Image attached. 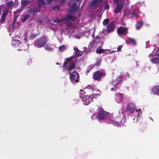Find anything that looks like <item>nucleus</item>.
I'll return each mask as SVG.
<instances>
[{"label":"nucleus","mask_w":159,"mask_h":159,"mask_svg":"<svg viewBox=\"0 0 159 159\" xmlns=\"http://www.w3.org/2000/svg\"><path fill=\"white\" fill-rule=\"evenodd\" d=\"M47 42V37L45 36H43L34 43V45L38 48H42L44 46Z\"/></svg>","instance_id":"obj_1"},{"label":"nucleus","mask_w":159,"mask_h":159,"mask_svg":"<svg viewBox=\"0 0 159 159\" xmlns=\"http://www.w3.org/2000/svg\"><path fill=\"white\" fill-rule=\"evenodd\" d=\"M68 6L70 8L69 9V11L71 12L74 13L77 10L78 7L77 6V5L74 0L69 1L68 2Z\"/></svg>","instance_id":"obj_2"},{"label":"nucleus","mask_w":159,"mask_h":159,"mask_svg":"<svg viewBox=\"0 0 159 159\" xmlns=\"http://www.w3.org/2000/svg\"><path fill=\"white\" fill-rule=\"evenodd\" d=\"M40 11V9L39 5H37L35 7L33 8H31L28 11V13L29 15L34 16L35 14Z\"/></svg>","instance_id":"obj_3"},{"label":"nucleus","mask_w":159,"mask_h":159,"mask_svg":"<svg viewBox=\"0 0 159 159\" xmlns=\"http://www.w3.org/2000/svg\"><path fill=\"white\" fill-rule=\"evenodd\" d=\"M105 75V73L102 71H96L93 73V79L95 80L100 81L101 78Z\"/></svg>","instance_id":"obj_4"},{"label":"nucleus","mask_w":159,"mask_h":159,"mask_svg":"<svg viewBox=\"0 0 159 159\" xmlns=\"http://www.w3.org/2000/svg\"><path fill=\"white\" fill-rule=\"evenodd\" d=\"M128 28L125 27L120 26L117 30L118 34L120 35H125L128 33Z\"/></svg>","instance_id":"obj_5"},{"label":"nucleus","mask_w":159,"mask_h":159,"mask_svg":"<svg viewBox=\"0 0 159 159\" xmlns=\"http://www.w3.org/2000/svg\"><path fill=\"white\" fill-rule=\"evenodd\" d=\"M80 98H81L83 104L84 105H88L92 102L91 99L88 95H80Z\"/></svg>","instance_id":"obj_6"},{"label":"nucleus","mask_w":159,"mask_h":159,"mask_svg":"<svg viewBox=\"0 0 159 159\" xmlns=\"http://www.w3.org/2000/svg\"><path fill=\"white\" fill-rule=\"evenodd\" d=\"M115 28V24L114 21L110 22L107 25L106 28V31L108 33L113 31Z\"/></svg>","instance_id":"obj_7"},{"label":"nucleus","mask_w":159,"mask_h":159,"mask_svg":"<svg viewBox=\"0 0 159 159\" xmlns=\"http://www.w3.org/2000/svg\"><path fill=\"white\" fill-rule=\"evenodd\" d=\"M69 74H70V79L71 80H75L76 82H79V80H78L79 75L77 72L73 71L71 73L70 72H69Z\"/></svg>","instance_id":"obj_8"},{"label":"nucleus","mask_w":159,"mask_h":159,"mask_svg":"<svg viewBox=\"0 0 159 159\" xmlns=\"http://www.w3.org/2000/svg\"><path fill=\"white\" fill-rule=\"evenodd\" d=\"M136 107L134 104L129 103L126 107V110L132 114L134 111Z\"/></svg>","instance_id":"obj_9"},{"label":"nucleus","mask_w":159,"mask_h":159,"mask_svg":"<svg viewBox=\"0 0 159 159\" xmlns=\"http://www.w3.org/2000/svg\"><path fill=\"white\" fill-rule=\"evenodd\" d=\"M98 117L100 119H104L106 116L107 113L106 112L104 111L103 109L101 108L98 110Z\"/></svg>","instance_id":"obj_10"},{"label":"nucleus","mask_w":159,"mask_h":159,"mask_svg":"<svg viewBox=\"0 0 159 159\" xmlns=\"http://www.w3.org/2000/svg\"><path fill=\"white\" fill-rule=\"evenodd\" d=\"M122 81V76H119V77L117 76L116 78L113 79L112 83L113 85H114L115 86L117 84H121Z\"/></svg>","instance_id":"obj_11"},{"label":"nucleus","mask_w":159,"mask_h":159,"mask_svg":"<svg viewBox=\"0 0 159 159\" xmlns=\"http://www.w3.org/2000/svg\"><path fill=\"white\" fill-rule=\"evenodd\" d=\"M8 10L7 9H6L3 11L2 16L0 19V23H3L5 22V18L8 14Z\"/></svg>","instance_id":"obj_12"},{"label":"nucleus","mask_w":159,"mask_h":159,"mask_svg":"<svg viewBox=\"0 0 159 159\" xmlns=\"http://www.w3.org/2000/svg\"><path fill=\"white\" fill-rule=\"evenodd\" d=\"M52 2V0H38V5H39L41 8V5L44 6L46 4V2H47V4L49 5L50 3Z\"/></svg>","instance_id":"obj_13"},{"label":"nucleus","mask_w":159,"mask_h":159,"mask_svg":"<svg viewBox=\"0 0 159 159\" xmlns=\"http://www.w3.org/2000/svg\"><path fill=\"white\" fill-rule=\"evenodd\" d=\"M123 94L119 93H117L115 96L116 101L118 103L120 102L122 99Z\"/></svg>","instance_id":"obj_14"},{"label":"nucleus","mask_w":159,"mask_h":159,"mask_svg":"<svg viewBox=\"0 0 159 159\" xmlns=\"http://www.w3.org/2000/svg\"><path fill=\"white\" fill-rule=\"evenodd\" d=\"M20 47V49H18V50L25 51L28 48V45L25 43H21Z\"/></svg>","instance_id":"obj_15"},{"label":"nucleus","mask_w":159,"mask_h":159,"mask_svg":"<svg viewBox=\"0 0 159 159\" xmlns=\"http://www.w3.org/2000/svg\"><path fill=\"white\" fill-rule=\"evenodd\" d=\"M123 3L122 4H117V5L115 9V12L117 13L120 11L123 7Z\"/></svg>","instance_id":"obj_16"},{"label":"nucleus","mask_w":159,"mask_h":159,"mask_svg":"<svg viewBox=\"0 0 159 159\" xmlns=\"http://www.w3.org/2000/svg\"><path fill=\"white\" fill-rule=\"evenodd\" d=\"M76 18V17H74L70 15H67L65 16V17L64 19V20L74 21H75Z\"/></svg>","instance_id":"obj_17"},{"label":"nucleus","mask_w":159,"mask_h":159,"mask_svg":"<svg viewBox=\"0 0 159 159\" xmlns=\"http://www.w3.org/2000/svg\"><path fill=\"white\" fill-rule=\"evenodd\" d=\"M152 90L154 94L159 95V85L154 86L152 88Z\"/></svg>","instance_id":"obj_18"},{"label":"nucleus","mask_w":159,"mask_h":159,"mask_svg":"<svg viewBox=\"0 0 159 159\" xmlns=\"http://www.w3.org/2000/svg\"><path fill=\"white\" fill-rule=\"evenodd\" d=\"M74 50L75 51V52L73 56L70 57L71 58V60H72L73 58H75L80 56L79 53V50L77 48L75 47L74 48Z\"/></svg>","instance_id":"obj_19"},{"label":"nucleus","mask_w":159,"mask_h":159,"mask_svg":"<svg viewBox=\"0 0 159 159\" xmlns=\"http://www.w3.org/2000/svg\"><path fill=\"white\" fill-rule=\"evenodd\" d=\"M89 44L90 45L87 48L86 47H84V52L86 51L90 52L92 51L93 49L92 48H93L94 43H93V42H91Z\"/></svg>","instance_id":"obj_20"},{"label":"nucleus","mask_w":159,"mask_h":159,"mask_svg":"<svg viewBox=\"0 0 159 159\" xmlns=\"http://www.w3.org/2000/svg\"><path fill=\"white\" fill-rule=\"evenodd\" d=\"M107 121L108 122L109 124H112L114 126H116L117 127H119L120 126V123L114 120H110L108 119V120Z\"/></svg>","instance_id":"obj_21"},{"label":"nucleus","mask_w":159,"mask_h":159,"mask_svg":"<svg viewBox=\"0 0 159 159\" xmlns=\"http://www.w3.org/2000/svg\"><path fill=\"white\" fill-rule=\"evenodd\" d=\"M71 60V58L70 57L69 58H68L66 59L65 60L64 63L63 65V67L64 69L65 68H67L68 66H69L70 65L69 61Z\"/></svg>","instance_id":"obj_22"},{"label":"nucleus","mask_w":159,"mask_h":159,"mask_svg":"<svg viewBox=\"0 0 159 159\" xmlns=\"http://www.w3.org/2000/svg\"><path fill=\"white\" fill-rule=\"evenodd\" d=\"M29 0H21V7L22 8H25L30 2Z\"/></svg>","instance_id":"obj_23"},{"label":"nucleus","mask_w":159,"mask_h":159,"mask_svg":"<svg viewBox=\"0 0 159 159\" xmlns=\"http://www.w3.org/2000/svg\"><path fill=\"white\" fill-rule=\"evenodd\" d=\"M140 12L138 9L134 10L132 12L131 14L132 16L135 18H138L139 17V14Z\"/></svg>","instance_id":"obj_24"},{"label":"nucleus","mask_w":159,"mask_h":159,"mask_svg":"<svg viewBox=\"0 0 159 159\" xmlns=\"http://www.w3.org/2000/svg\"><path fill=\"white\" fill-rule=\"evenodd\" d=\"M20 43L18 40H14L12 41V45L15 47H19L20 45Z\"/></svg>","instance_id":"obj_25"},{"label":"nucleus","mask_w":159,"mask_h":159,"mask_svg":"<svg viewBox=\"0 0 159 159\" xmlns=\"http://www.w3.org/2000/svg\"><path fill=\"white\" fill-rule=\"evenodd\" d=\"M143 24V22L142 21H140L138 22L136 25V29L137 30H139L142 27Z\"/></svg>","instance_id":"obj_26"},{"label":"nucleus","mask_w":159,"mask_h":159,"mask_svg":"<svg viewBox=\"0 0 159 159\" xmlns=\"http://www.w3.org/2000/svg\"><path fill=\"white\" fill-rule=\"evenodd\" d=\"M151 61L152 63L157 64L159 63V57H153L151 59Z\"/></svg>","instance_id":"obj_27"},{"label":"nucleus","mask_w":159,"mask_h":159,"mask_svg":"<svg viewBox=\"0 0 159 159\" xmlns=\"http://www.w3.org/2000/svg\"><path fill=\"white\" fill-rule=\"evenodd\" d=\"M98 2L96 0H93L91 2L90 4V7H91L96 6L98 4Z\"/></svg>","instance_id":"obj_28"},{"label":"nucleus","mask_w":159,"mask_h":159,"mask_svg":"<svg viewBox=\"0 0 159 159\" xmlns=\"http://www.w3.org/2000/svg\"><path fill=\"white\" fill-rule=\"evenodd\" d=\"M75 66V64L73 63H71L70 64L67 70L69 72H70L72 70H74Z\"/></svg>","instance_id":"obj_29"},{"label":"nucleus","mask_w":159,"mask_h":159,"mask_svg":"<svg viewBox=\"0 0 159 159\" xmlns=\"http://www.w3.org/2000/svg\"><path fill=\"white\" fill-rule=\"evenodd\" d=\"M30 18V16L28 14H26L24 16V17L22 19L21 21L22 22H24L27 20L29 19Z\"/></svg>","instance_id":"obj_30"},{"label":"nucleus","mask_w":159,"mask_h":159,"mask_svg":"<svg viewBox=\"0 0 159 159\" xmlns=\"http://www.w3.org/2000/svg\"><path fill=\"white\" fill-rule=\"evenodd\" d=\"M64 21L65 22V24L68 27H70L73 26L72 23L70 21L66 20H64Z\"/></svg>","instance_id":"obj_31"},{"label":"nucleus","mask_w":159,"mask_h":159,"mask_svg":"<svg viewBox=\"0 0 159 159\" xmlns=\"http://www.w3.org/2000/svg\"><path fill=\"white\" fill-rule=\"evenodd\" d=\"M85 89H86V90H91V92H93L94 90L96 91L93 87L91 85H88L87 87H86Z\"/></svg>","instance_id":"obj_32"},{"label":"nucleus","mask_w":159,"mask_h":159,"mask_svg":"<svg viewBox=\"0 0 159 159\" xmlns=\"http://www.w3.org/2000/svg\"><path fill=\"white\" fill-rule=\"evenodd\" d=\"M98 93H93L92 94L90 95V97L91 99L92 102H93V98H96L98 96Z\"/></svg>","instance_id":"obj_33"},{"label":"nucleus","mask_w":159,"mask_h":159,"mask_svg":"<svg viewBox=\"0 0 159 159\" xmlns=\"http://www.w3.org/2000/svg\"><path fill=\"white\" fill-rule=\"evenodd\" d=\"M104 51V50L103 49H99V48H98L96 50V52L98 54H101Z\"/></svg>","instance_id":"obj_34"},{"label":"nucleus","mask_w":159,"mask_h":159,"mask_svg":"<svg viewBox=\"0 0 159 159\" xmlns=\"http://www.w3.org/2000/svg\"><path fill=\"white\" fill-rule=\"evenodd\" d=\"M13 3V1L8 2H6V5L7 7L9 8L12 6Z\"/></svg>","instance_id":"obj_35"},{"label":"nucleus","mask_w":159,"mask_h":159,"mask_svg":"<svg viewBox=\"0 0 159 159\" xmlns=\"http://www.w3.org/2000/svg\"><path fill=\"white\" fill-rule=\"evenodd\" d=\"M109 19L106 18L104 19L103 21V24L104 25H107L109 22Z\"/></svg>","instance_id":"obj_36"},{"label":"nucleus","mask_w":159,"mask_h":159,"mask_svg":"<svg viewBox=\"0 0 159 159\" xmlns=\"http://www.w3.org/2000/svg\"><path fill=\"white\" fill-rule=\"evenodd\" d=\"M45 49L46 50L49 51L52 50V47H51V46L48 44H47L46 45L45 47Z\"/></svg>","instance_id":"obj_37"},{"label":"nucleus","mask_w":159,"mask_h":159,"mask_svg":"<svg viewBox=\"0 0 159 159\" xmlns=\"http://www.w3.org/2000/svg\"><path fill=\"white\" fill-rule=\"evenodd\" d=\"M60 9L59 6V5H57L54 7L52 9V10L55 11H59Z\"/></svg>","instance_id":"obj_38"},{"label":"nucleus","mask_w":159,"mask_h":159,"mask_svg":"<svg viewBox=\"0 0 159 159\" xmlns=\"http://www.w3.org/2000/svg\"><path fill=\"white\" fill-rule=\"evenodd\" d=\"M128 40L131 43H133L135 45L136 44V42L135 40L132 38H128Z\"/></svg>","instance_id":"obj_39"},{"label":"nucleus","mask_w":159,"mask_h":159,"mask_svg":"<svg viewBox=\"0 0 159 159\" xmlns=\"http://www.w3.org/2000/svg\"><path fill=\"white\" fill-rule=\"evenodd\" d=\"M121 2V1L120 0H114V3L116 4H122L123 3H122Z\"/></svg>","instance_id":"obj_40"},{"label":"nucleus","mask_w":159,"mask_h":159,"mask_svg":"<svg viewBox=\"0 0 159 159\" xmlns=\"http://www.w3.org/2000/svg\"><path fill=\"white\" fill-rule=\"evenodd\" d=\"M94 67V66H89L88 69L87 70V73H89L91 70Z\"/></svg>","instance_id":"obj_41"},{"label":"nucleus","mask_w":159,"mask_h":159,"mask_svg":"<svg viewBox=\"0 0 159 159\" xmlns=\"http://www.w3.org/2000/svg\"><path fill=\"white\" fill-rule=\"evenodd\" d=\"M65 49V46L64 45L61 46L59 47V50L60 51H63Z\"/></svg>","instance_id":"obj_42"},{"label":"nucleus","mask_w":159,"mask_h":159,"mask_svg":"<svg viewBox=\"0 0 159 159\" xmlns=\"http://www.w3.org/2000/svg\"><path fill=\"white\" fill-rule=\"evenodd\" d=\"M62 21V19H60L59 18H57L56 20H53L54 22H56L57 23L61 22Z\"/></svg>","instance_id":"obj_43"},{"label":"nucleus","mask_w":159,"mask_h":159,"mask_svg":"<svg viewBox=\"0 0 159 159\" xmlns=\"http://www.w3.org/2000/svg\"><path fill=\"white\" fill-rule=\"evenodd\" d=\"M86 90V89H84L83 90H82L81 89H80V94H81V95H82L84 93H85Z\"/></svg>","instance_id":"obj_44"},{"label":"nucleus","mask_w":159,"mask_h":159,"mask_svg":"<svg viewBox=\"0 0 159 159\" xmlns=\"http://www.w3.org/2000/svg\"><path fill=\"white\" fill-rule=\"evenodd\" d=\"M158 71V68H157L154 69L153 71V73L154 74H157Z\"/></svg>","instance_id":"obj_45"},{"label":"nucleus","mask_w":159,"mask_h":159,"mask_svg":"<svg viewBox=\"0 0 159 159\" xmlns=\"http://www.w3.org/2000/svg\"><path fill=\"white\" fill-rule=\"evenodd\" d=\"M17 18H16V17L13 20V23L12 24V27L13 26L15 25V22H16V20H17Z\"/></svg>","instance_id":"obj_46"},{"label":"nucleus","mask_w":159,"mask_h":159,"mask_svg":"<svg viewBox=\"0 0 159 159\" xmlns=\"http://www.w3.org/2000/svg\"><path fill=\"white\" fill-rule=\"evenodd\" d=\"M99 38V37L98 35L96 36L95 38H94L92 42L93 43H94L96 40H98Z\"/></svg>","instance_id":"obj_47"},{"label":"nucleus","mask_w":159,"mask_h":159,"mask_svg":"<svg viewBox=\"0 0 159 159\" xmlns=\"http://www.w3.org/2000/svg\"><path fill=\"white\" fill-rule=\"evenodd\" d=\"M122 47V45H120L118 47L117 50L116 51H120Z\"/></svg>","instance_id":"obj_48"},{"label":"nucleus","mask_w":159,"mask_h":159,"mask_svg":"<svg viewBox=\"0 0 159 159\" xmlns=\"http://www.w3.org/2000/svg\"><path fill=\"white\" fill-rule=\"evenodd\" d=\"M104 8L106 10H108L109 8V5L108 4L105 5Z\"/></svg>","instance_id":"obj_49"},{"label":"nucleus","mask_w":159,"mask_h":159,"mask_svg":"<svg viewBox=\"0 0 159 159\" xmlns=\"http://www.w3.org/2000/svg\"><path fill=\"white\" fill-rule=\"evenodd\" d=\"M37 21L40 24H41L43 22V20L41 19H38Z\"/></svg>","instance_id":"obj_50"},{"label":"nucleus","mask_w":159,"mask_h":159,"mask_svg":"<svg viewBox=\"0 0 159 159\" xmlns=\"http://www.w3.org/2000/svg\"><path fill=\"white\" fill-rule=\"evenodd\" d=\"M39 35L38 34H34L32 35V36L34 38L36 37Z\"/></svg>","instance_id":"obj_51"},{"label":"nucleus","mask_w":159,"mask_h":159,"mask_svg":"<svg viewBox=\"0 0 159 159\" xmlns=\"http://www.w3.org/2000/svg\"><path fill=\"white\" fill-rule=\"evenodd\" d=\"M154 55L152 53H150L148 56V57L149 58H151L152 57H153Z\"/></svg>","instance_id":"obj_52"},{"label":"nucleus","mask_w":159,"mask_h":159,"mask_svg":"<svg viewBox=\"0 0 159 159\" xmlns=\"http://www.w3.org/2000/svg\"><path fill=\"white\" fill-rule=\"evenodd\" d=\"M97 1V2L98 3H102V2L103 0H96Z\"/></svg>","instance_id":"obj_53"},{"label":"nucleus","mask_w":159,"mask_h":159,"mask_svg":"<svg viewBox=\"0 0 159 159\" xmlns=\"http://www.w3.org/2000/svg\"><path fill=\"white\" fill-rule=\"evenodd\" d=\"M157 52H158L157 56L158 57H159V48L157 50Z\"/></svg>","instance_id":"obj_54"},{"label":"nucleus","mask_w":159,"mask_h":159,"mask_svg":"<svg viewBox=\"0 0 159 159\" xmlns=\"http://www.w3.org/2000/svg\"><path fill=\"white\" fill-rule=\"evenodd\" d=\"M114 88H112L111 89V90H112V91H114Z\"/></svg>","instance_id":"obj_55"},{"label":"nucleus","mask_w":159,"mask_h":159,"mask_svg":"<svg viewBox=\"0 0 159 159\" xmlns=\"http://www.w3.org/2000/svg\"><path fill=\"white\" fill-rule=\"evenodd\" d=\"M83 54V53L81 52V51H80V56L81 55V54Z\"/></svg>","instance_id":"obj_56"},{"label":"nucleus","mask_w":159,"mask_h":159,"mask_svg":"<svg viewBox=\"0 0 159 159\" xmlns=\"http://www.w3.org/2000/svg\"><path fill=\"white\" fill-rule=\"evenodd\" d=\"M116 52V51H114V50H112V52Z\"/></svg>","instance_id":"obj_57"},{"label":"nucleus","mask_w":159,"mask_h":159,"mask_svg":"<svg viewBox=\"0 0 159 159\" xmlns=\"http://www.w3.org/2000/svg\"><path fill=\"white\" fill-rule=\"evenodd\" d=\"M78 17H79V16H80V14H78Z\"/></svg>","instance_id":"obj_58"},{"label":"nucleus","mask_w":159,"mask_h":159,"mask_svg":"<svg viewBox=\"0 0 159 159\" xmlns=\"http://www.w3.org/2000/svg\"><path fill=\"white\" fill-rule=\"evenodd\" d=\"M76 1H77V2H79V1H80V0H76Z\"/></svg>","instance_id":"obj_59"},{"label":"nucleus","mask_w":159,"mask_h":159,"mask_svg":"<svg viewBox=\"0 0 159 159\" xmlns=\"http://www.w3.org/2000/svg\"><path fill=\"white\" fill-rule=\"evenodd\" d=\"M57 65H59V64L58 63H57Z\"/></svg>","instance_id":"obj_60"},{"label":"nucleus","mask_w":159,"mask_h":159,"mask_svg":"<svg viewBox=\"0 0 159 159\" xmlns=\"http://www.w3.org/2000/svg\"><path fill=\"white\" fill-rule=\"evenodd\" d=\"M158 36H159V35H158Z\"/></svg>","instance_id":"obj_61"}]
</instances>
